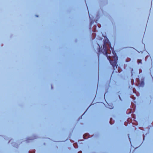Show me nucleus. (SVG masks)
<instances>
[{
	"instance_id": "nucleus-1",
	"label": "nucleus",
	"mask_w": 153,
	"mask_h": 153,
	"mask_svg": "<svg viewBox=\"0 0 153 153\" xmlns=\"http://www.w3.org/2000/svg\"><path fill=\"white\" fill-rule=\"evenodd\" d=\"M99 48H98V52L99 53H98V59H99V53H102L104 54L107 57V59L109 61L111 64L113 68H114L116 66L117 67V62L118 60V56H117L115 51L114 50V49L111 48L112 53L114 54L113 58L114 61L111 60V57L110 56H108L107 52V47L106 45L104 43L103 45V48L102 51L101 49V48L100 47V45L98 44Z\"/></svg>"
},
{
	"instance_id": "nucleus-2",
	"label": "nucleus",
	"mask_w": 153,
	"mask_h": 153,
	"mask_svg": "<svg viewBox=\"0 0 153 153\" xmlns=\"http://www.w3.org/2000/svg\"><path fill=\"white\" fill-rule=\"evenodd\" d=\"M144 85V82L143 81H142L141 82V85Z\"/></svg>"
},
{
	"instance_id": "nucleus-3",
	"label": "nucleus",
	"mask_w": 153,
	"mask_h": 153,
	"mask_svg": "<svg viewBox=\"0 0 153 153\" xmlns=\"http://www.w3.org/2000/svg\"><path fill=\"white\" fill-rule=\"evenodd\" d=\"M138 62L140 63H141V60H138Z\"/></svg>"
},
{
	"instance_id": "nucleus-4",
	"label": "nucleus",
	"mask_w": 153,
	"mask_h": 153,
	"mask_svg": "<svg viewBox=\"0 0 153 153\" xmlns=\"http://www.w3.org/2000/svg\"><path fill=\"white\" fill-rule=\"evenodd\" d=\"M91 25H92V22H91L90 23V26H91Z\"/></svg>"
},
{
	"instance_id": "nucleus-5",
	"label": "nucleus",
	"mask_w": 153,
	"mask_h": 153,
	"mask_svg": "<svg viewBox=\"0 0 153 153\" xmlns=\"http://www.w3.org/2000/svg\"><path fill=\"white\" fill-rule=\"evenodd\" d=\"M119 97H120V99H121V98H120V96H119Z\"/></svg>"
},
{
	"instance_id": "nucleus-6",
	"label": "nucleus",
	"mask_w": 153,
	"mask_h": 153,
	"mask_svg": "<svg viewBox=\"0 0 153 153\" xmlns=\"http://www.w3.org/2000/svg\"><path fill=\"white\" fill-rule=\"evenodd\" d=\"M89 17L90 18H91V17H90V16L89 15Z\"/></svg>"
},
{
	"instance_id": "nucleus-7",
	"label": "nucleus",
	"mask_w": 153,
	"mask_h": 153,
	"mask_svg": "<svg viewBox=\"0 0 153 153\" xmlns=\"http://www.w3.org/2000/svg\"><path fill=\"white\" fill-rule=\"evenodd\" d=\"M89 17L90 18H91V17H90V16L89 15Z\"/></svg>"
},
{
	"instance_id": "nucleus-8",
	"label": "nucleus",
	"mask_w": 153,
	"mask_h": 153,
	"mask_svg": "<svg viewBox=\"0 0 153 153\" xmlns=\"http://www.w3.org/2000/svg\"><path fill=\"white\" fill-rule=\"evenodd\" d=\"M89 17L90 18H91V17H90V16L89 15Z\"/></svg>"
},
{
	"instance_id": "nucleus-9",
	"label": "nucleus",
	"mask_w": 153,
	"mask_h": 153,
	"mask_svg": "<svg viewBox=\"0 0 153 153\" xmlns=\"http://www.w3.org/2000/svg\"><path fill=\"white\" fill-rule=\"evenodd\" d=\"M109 123H110V124H111V122H110V121L109 122Z\"/></svg>"
},
{
	"instance_id": "nucleus-10",
	"label": "nucleus",
	"mask_w": 153,
	"mask_h": 153,
	"mask_svg": "<svg viewBox=\"0 0 153 153\" xmlns=\"http://www.w3.org/2000/svg\"><path fill=\"white\" fill-rule=\"evenodd\" d=\"M128 137H129V136H128ZM129 139H130L129 138Z\"/></svg>"
}]
</instances>
